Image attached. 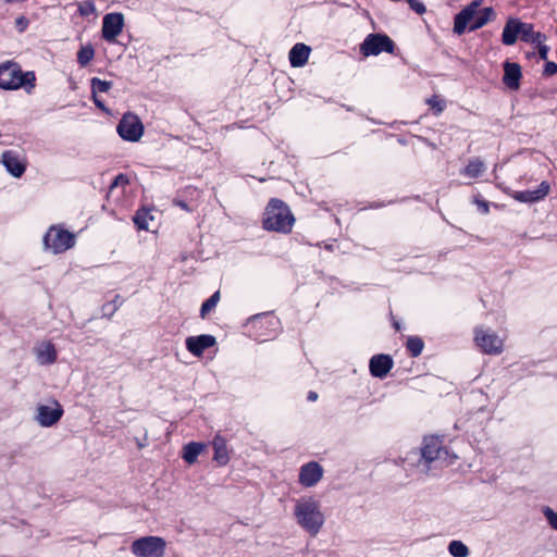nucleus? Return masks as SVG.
<instances>
[{"label": "nucleus", "instance_id": "29", "mask_svg": "<svg viewBox=\"0 0 557 557\" xmlns=\"http://www.w3.org/2000/svg\"><path fill=\"white\" fill-rule=\"evenodd\" d=\"M406 349L409 352L410 357L417 358L419 357L424 348V342L419 336H409L406 342Z\"/></svg>", "mask_w": 557, "mask_h": 557}, {"label": "nucleus", "instance_id": "2", "mask_svg": "<svg viewBox=\"0 0 557 557\" xmlns=\"http://www.w3.org/2000/svg\"><path fill=\"white\" fill-rule=\"evenodd\" d=\"M479 5V1H472L458 14H456L454 18L455 34L462 35L466 32L468 25L469 32H474L494 20L495 11L493 8H483L482 10L478 11Z\"/></svg>", "mask_w": 557, "mask_h": 557}, {"label": "nucleus", "instance_id": "15", "mask_svg": "<svg viewBox=\"0 0 557 557\" xmlns=\"http://www.w3.org/2000/svg\"><path fill=\"white\" fill-rule=\"evenodd\" d=\"M394 367V360L389 355L377 354L371 357L369 361L370 374L373 377L384 379Z\"/></svg>", "mask_w": 557, "mask_h": 557}, {"label": "nucleus", "instance_id": "6", "mask_svg": "<svg viewBox=\"0 0 557 557\" xmlns=\"http://www.w3.org/2000/svg\"><path fill=\"white\" fill-rule=\"evenodd\" d=\"M166 542L161 536H143L131 545V552L136 557H164Z\"/></svg>", "mask_w": 557, "mask_h": 557}, {"label": "nucleus", "instance_id": "41", "mask_svg": "<svg viewBox=\"0 0 557 557\" xmlns=\"http://www.w3.org/2000/svg\"><path fill=\"white\" fill-rule=\"evenodd\" d=\"M536 45H537V52H539L540 58L542 60H546L547 55H548L549 48L546 45H543V42L536 44Z\"/></svg>", "mask_w": 557, "mask_h": 557}, {"label": "nucleus", "instance_id": "34", "mask_svg": "<svg viewBox=\"0 0 557 557\" xmlns=\"http://www.w3.org/2000/svg\"><path fill=\"white\" fill-rule=\"evenodd\" d=\"M122 302L123 301L121 299V296L115 295L113 300L103 304V306H102L103 315L112 317L117 311V309L121 307Z\"/></svg>", "mask_w": 557, "mask_h": 557}, {"label": "nucleus", "instance_id": "36", "mask_svg": "<svg viewBox=\"0 0 557 557\" xmlns=\"http://www.w3.org/2000/svg\"><path fill=\"white\" fill-rule=\"evenodd\" d=\"M96 8L92 1H83L78 4V13L82 16H88L95 12Z\"/></svg>", "mask_w": 557, "mask_h": 557}, {"label": "nucleus", "instance_id": "43", "mask_svg": "<svg viewBox=\"0 0 557 557\" xmlns=\"http://www.w3.org/2000/svg\"><path fill=\"white\" fill-rule=\"evenodd\" d=\"M307 399L309 401H315L318 399V393L314 391L308 392Z\"/></svg>", "mask_w": 557, "mask_h": 557}, {"label": "nucleus", "instance_id": "37", "mask_svg": "<svg viewBox=\"0 0 557 557\" xmlns=\"http://www.w3.org/2000/svg\"><path fill=\"white\" fill-rule=\"evenodd\" d=\"M474 203L478 206V209L481 213L487 214L490 212V205L486 200L482 199L480 196L474 197Z\"/></svg>", "mask_w": 557, "mask_h": 557}, {"label": "nucleus", "instance_id": "11", "mask_svg": "<svg viewBox=\"0 0 557 557\" xmlns=\"http://www.w3.org/2000/svg\"><path fill=\"white\" fill-rule=\"evenodd\" d=\"M202 191L195 186H186L180 189L173 198L172 203L182 210L191 213L196 211L201 202Z\"/></svg>", "mask_w": 557, "mask_h": 557}, {"label": "nucleus", "instance_id": "4", "mask_svg": "<svg viewBox=\"0 0 557 557\" xmlns=\"http://www.w3.org/2000/svg\"><path fill=\"white\" fill-rule=\"evenodd\" d=\"M294 515L298 524L311 536H315L324 523V515L320 510V505L312 497L299 499Z\"/></svg>", "mask_w": 557, "mask_h": 557}, {"label": "nucleus", "instance_id": "30", "mask_svg": "<svg viewBox=\"0 0 557 557\" xmlns=\"http://www.w3.org/2000/svg\"><path fill=\"white\" fill-rule=\"evenodd\" d=\"M94 57L95 49L90 44H88L81 47V49L77 51V63L81 67H85L92 61Z\"/></svg>", "mask_w": 557, "mask_h": 557}, {"label": "nucleus", "instance_id": "28", "mask_svg": "<svg viewBox=\"0 0 557 557\" xmlns=\"http://www.w3.org/2000/svg\"><path fill=\"white\" fill-rule=\"evenodd\" d=\"M152 220L153 216L151 214V211L146 208L138 209L133 216V222L136 225V227L143 231H149V221Z\"/></svg>", "mask_w": 557, "mask_h": 557}, {"label": "nucleus", "instance_id": "1", "mask_svg": "<svg viewBox=\"0 0 557 557\" xmlns=\"http://www.w3.org/2000/svg\"><path fill=\"white\" fill-rule=\"evenodd\" d=\"M295 224V216L289 207L278 198H271L264 209L262 227L269 232L289 234Z\"/></svg>", "mask_w": 557, "mask_h": 557}, {"label": "nucleus", "instance_id": "24", "mask_svg": "<svg viewBox=\"0 0 557 557\" xmlns=\"http://www.w3.org/2000/svg\"><path fill=\"white\" fill-rule=\"evenodd\" d=\"M311 49L309 46L298 42L289 51L288 58L293 67L304 66L309 59Z\"/></svg>", "mask_w": 557, "mask_h": 557}, {"label": "nucleus", "instance_id": "25", "mask_svg": "<svg viewBox=\"0 0 557 557\" xmlns=\"http://www.w3.org/2000/svg\"><path fill=\"white\" fill-rule=\"evenodd\" d=\"M520 39L528 44H541L546 40V36L541 32H535L531 23L520 21Z\"/></svg>", "mask_w": 557, "mask_h": 557}, {"label": "nucleus", "instance_id": "38", "mask_svg": "<svg viewBox=\"0 0 557 557\" xmlns=\"http://www.w3.org/2000/svg\"><path fill=\"white\" fill-rule=\"evenodd\" d=\"M544 513L550 527L557 530V513L548 507L545 509Z\"/></svg>", "mask_w": 557, "mask_h": 557}, {"label": "nucleus", "instance_id": "13", "mask_svg": "<svg viewBox=\"0 0 557 557\" xmlns=\"http://www.w3.org/2000/svg\"><path fill=\"white\" fill-rule=\"evenodd\" d=\"M51 404L52 407L48 405H39L37 407L36 420L41 426L49 428L57 424L64 413V410L58 400L52 399Z\"/></svg>", "mask_w": 557, "mask_h": 557}, {"label": "nucleus", "instance_id": "35", "mask_svg": "<svg viewBox=\"0 0 557 557\" xmlns=\"http://www.w3.org/2000/svg\"><path fill=\"white\" fill-rule=\"evenodd\" d=\"M129 184V178L126 174L120 173L117 174L112 183L110 184V191H112L116 187H125Z\"/></svg>", "mask_w": 557, "mask_h": 557}, {"label": "nucleus", "instance_id": "16", "mask_svg": "<svg viewBox=\"0 0 557 557\" xmlns=\"http://www.w3.org/2000/svg\"><path fill=\"white\" fill-rule=\"evenodd\" d=\"M1 161L7 171L14 177H21L26 171V162L21 158L17 151H3Z\"/></svg>", "mask_w": 557, "mask_h": 557}, {"label": "nucleus", "instance_id": "14", "mask_svg": "<svg viewBox=\"0 0 557 557\" xmlns=\"http://www.w3.org/2000/svg\"><path fill=\"white\" fill-rule=\"evenodd\" d=\"M323 472L319 462H307L300 467L298 482L305 487L314 486L322 479Z\"/></svg>", "mask_w": 557, "mask_h": 557}, {"label": "nucleus", "instance_id": "23", "mask_svg": "<svg viewBox=\"0 0 557 557\" xmlns=\"http://www.w3.org/2000/svg\"><path fill=\"white\" fill-rule=\"evenodd\" d=\"M520 20L510 17L503 28L502 42L505 46L515 45L520 36Z\"/></svg>", "mask_w": 557, "mask_h": 557}, {"label": "nucleus", "instance_id": "5", "mask_svg": "<svg viewBox=\"0 0 557 557\" xmlns=\"http://www.w3.org/2000/svg\"><path fill=\"white\" fill-rule=\"evenodd\" d=\"M75 243V235L61 225L50 226L44 236L45 248L55 255L63 253L71 249L74 247Z\"/></svg>", "mask_w": 557, "mask_h": 557}, {"label": "nucleus", "instance_id": "39", "mask_svg": "<svg viewBox=\"0 0 557 557\" xmlns=\"http://www.w3.org/2000/svg\"><path fill=\"white\" fill-rule=\"evenodd\" d=\"M29 21L24 15L16 17L15 26L20 33H23L28 27Z\"/></svg>", "mask_w": 557, "mask_h": 557}, {"label": "nucleus", "instance_id": "21", "mask_svg": "<svg viewBox=\"0 0 557 557\" xmlns=\"http://www.w3.org/2000/svg\"><path fill=\"white\" fill-rule=\"evenodd\" d=\"M522 77L521 67L518 63L506 62L504 64L503 83L510 89H518L520 87V79Z\"/></svg>", "mask_w": 557, "mask_h": 557}, {"label": "nucleus", "instance_id": "42", "mask_svg": "<svg viewBox=\"0 0 557 557\" xmlns=\"http://www.w3.org/2000/svg\"><path fill=\"white\" fill-rule=\"evenodd\" d=\"M262 320H263V319H262L261 317H259V315L253 317V318L251 319V321H250V324H251V326H252V327H256V326H258V325H261V324H262Z\"/></svg>", "mask_w": 557, "mask_h": 557}, {"label": "nucleus", "instance_id": "32", "mask_svg": "<svg viewBox=\"0 0 557 557\" xmlns=\"http://www.w3.org/2000/svg\"><path fill=\"white\" fill-rule=\"evenodd\" d=\"M448 552L453 557H467L469 548L461 541H451L448 545Z\"/></svg>", "mask_w": 557, "mask_h": 557}, {"label": "nucleus", "instance_id": "40", "mask_svg": "<svg viewBox=\"0 0 557 557\" xmlns=\"http://www.w3.org/2000/svg\"><path fill=\"white\" fill-rule=\"evenodd\" d=\"M557 73V64L553 61H548L544 65L543 74L545 76H553Z\"/></svg>", "mask_w": 557, "mask_h": 557}, {"label": "nucleus", "instance_id": "20", "mask_svg": "<svg viewBox=\"0 0 557 557\" xmlns=\"http://www.w3.org/2000/svg\"><path fill=\"white\" fill-rule=\"evenodd\" d=\"M112 88V82L102 81L99 77H92L90 79L91 98L95 106L103 111L108 112V108L104 102L98 97L99 92H108Z\"/></svg>", "mask_w": 557, "mask_h": 557}, {"label": "nucleus", "instance_id": "17", "mask_svg": "<svg viewBox=\"0 0 557 557\" xmlns=\"http://www.w3.org/2000/svg\"><path fill=\"white\" fill-rule=\"evenodd\" d=\"M550 191V185L548 182L543 181L539 187L534 190H517L511 194V197L525 203H533L545 199Z\"/></svg>", "mask_w": 557, "mask_h": 557}, {"label": "nucleus", "instance_id": "27", "mask_svg": "<svg viewBox=\"0 0 557 557\" xmlns=\"http://www.w3.org/2000/svg\"><path fill=\"white\" fill-rule=\"evenodd\" d=\"M484 171V162L479 158H474L469 160L468 164L461 170V174L469 178H476L482 175Z\"/></svg>", "mask_w": 557, "mask_h": 557}, {"label": "nucleus", "instance_id": "19", "mask_svg": "<svg viewBox=\"0 0 557 557\" xmlns=\"http://www.w3.org/2000/svg\"><path fill=\"white\" fill-rule=\"evenodd\" d=\"M37 361L41 366L53 364L58 359V351L53 343L50 341L39 344L35 348Z\"/></svg>", "mask_w": 557, "mask_h": 557}, {"label": "nucleus", "instance_id": "33", "mask_svg": "<svg viewBox=\"0 0 557 557\" xmlns=\"http://www.w3.org/2000/svg\"><path fill=\"white\" fill-rule=\"evenodd\" d=\"M426 104L433 110L435 115H440L446 108V102L438 95H433L426 99Z\"/></svg>", "mask_w": 557, "mask_h": 557}, {"label": "nucleus", "instance_id": "10", "mask_svg": "<svg viewBox=\"0 0 557 557\" xmlns=\"http://www.w3.org/2000/svg\"><path fill=\"white\" fill-rule=\"evenodd\" d=\"M475 345L487 355H499L504 349L503 339L495 332L482 327L474 330Z\"/></svg>", "mask_w": 557, "mask_h": 557}, {"label": "nucleus", "instance_id": "18", "mask_svg": "<svg viewBox=\"0 0 557 557\" xmlns=\"http://www.w3.org/2000/svg\"><path fill=\"white\" fill-rule=\"evenodd\" d=\"M215 344V337L209 334L189 336L186 338V348L194 356L200 357L203 351Z\"/></svg>", "mask_w": 557, "mask_h": 557}, {"label": "nucleus", "instance_id": "3", "mask_svg": "<svg viewBox=\"0 0 557 557\" xmlns=\"http://www.w3.org/2000/svg\"><path fill=\"white\" fill-rule=\"evenodd\" d=\"M36 76L32 71L23 72L21 65L14 61L0 64V88L16 90L25 88L27 91L35 88Z\"/></svg>", "mask_w": 557, "mask_h": 557}, {"label": "nucleus", "instance_id": "26", "mask_svg": "<svg viewBox=\"0 0 557 557\" xmlns=\"http://www.w3.org/2000/svg\"><path fill=\"white\" fill-rule=\"evenodd\" d=\"M206 444L200 442H190L183 448L182 458L188 463L193 465L197 461L198 456L205 450Z\"/></svg>", "mask_w": 557, "mask_h": 557}, {"label": "nucleus", "instance_id": "9", "mask_svg": "<svg viewBox=\"0 0 557 557\" xmlns=\"http://www.w3.org/2000/svg\"><path fill=\"white\" fill-rule=\"evenodd\" d=\"M420 450L421 458L428 466L435 460L446 459L448 456V450L443 445V438L437 435L424 436Z\"/></svg>", "mask_w": 557, "mask_h": 557}, {"label": "nucleus", "instance_id": "31", "mask_svg": "<svg viewBox=\"0 0 557 557\" xmlns=\"http://www.w3.org/2000/svg\"><path fill=\"white\" fill-rule=\"evenodd\" d=\"M221 295L220 290H216L213 293L208 299H206L200 308V317L205 319L214 308L216 307L218 302L220 301Z\"/></svg>", "mask_w": 557, "mask_h": 557}, {"label": "nucleus", "instance_id": "8", "mask_svg": "<svg viewBox=\"0 0 557 557\" xmlns=\"http://www.w3.org/2000/svg\"><path fill=\"white\" fill-rule=\"evenodd\" d=\"M394 41L385 34H369L360 46L363 55H377L381 52L393 53Z\"/></svg>", "mask_w": 557, "mask_h": 557}, {"label": "nucleus", "instance_id": "12", "mask_svg": "<svg viewBox=\"0 0 557 557\" xmlns=\"http://www.w3.org/2000/svg\"><path fill=\"white\" fill-rule=\"evenodd\" d=\"M124 27V16L120 12L108 13L103 16L101 36L108 42H114Z\"/></svg>", "mask_w": 557, "mask_h": 557}, {"label": "nucleus", "instance_id": "7", "mask_svg": "<svg viewBox=\"0 0 557 557\" xmlns=\"http://www.w3.org/2000/svg\"><path fill=\"white\" fill-rule=\"evenodd\" d=\"M116 131L124 140L136 143L144 134V124L137 114L126 112L120 120Z\"/></svg>", "mask_w": 557, "mask_h": 557}, {"label": "nucleus", "instance_id": "45", "mask_svg": "<svg viewBox=\"0 0 557 557\" xmlns=\"http://www.w3.org/2000/svg\"><path fill=\"white\" fill-rule=\"evenodd\" d=\"M2 318H3V317H2V314L0 313V319H2Z\"/></svg>", "mask_w": 557, "mask_h": 557}, {"label": "nucleus", "instance_id": "22", "mask_svg": "<svg viewBox=\"0 0 557 557\" xmlns=\"http://www.w3.org/2000/svg\"><path fill=\"white\" fill-rule=\"evenodd\" d=\"M212 447L214 450L213 460L216 465L220 467L226 466L230 461L226 440L220 434H216L212 441Z\"/></svg>", "mask_w": 557, "mask_h": 557}, {"label": "nucleus", "instance_id": "44", "mask_svg": "<svg viewBox=\"0 0 557 557\" xmlns=\"http://www.w3.org/2000/svg\"><path fill=\"white\" fill-rule=\"evenodd\" d=\"M393 326L395 329L396 332H399L400 331V324L398 321L394 320L393 321Z\"/></svg>", "mask_w": 557, "mask_h": 557}]
</instances>
